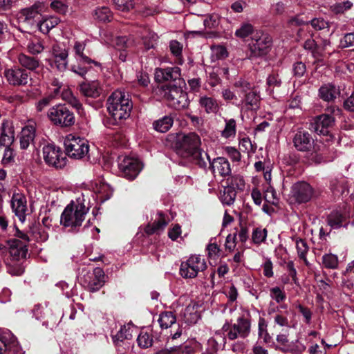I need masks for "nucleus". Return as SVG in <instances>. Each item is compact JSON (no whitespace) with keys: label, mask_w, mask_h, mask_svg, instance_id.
Returning <instances> with one entry per match:
<instances>
[{"label":"nucleus","mask_w":354,"mask_h":354,"mask_svg":"<svg viewBox=\"0 0 354 354\" xmlns=\"http://www.w3.org/2000/svg\"><path fill=\"white\" fill-rule=\"evenodd\" d=\"M137 342L139 346L147 348L151 346L153 339L147 333H141L137 338Z\"/></svg>","instance_id":"4d7b16f0"},{"label":"nucleus","mask_w":354,"mask_h":354,"mask_svg":"<svg viewBox=\"0 0 354 354\" xmlns=\"http://www.w3.org/2000/svg\"><path fill=\"white\" fill-rule=\"evenodd\" d=\"M353 6L352 2L350 1H345L344 2L336 3L330 6L331 10L335 14L344 13L345 11L349 10Z\"/></svg>","instance_id":"6e6d98bb"},{"label":"nucleus","mask_w":354,"mask_h":354,"mask_svg":"<svg viewBox=\"0 0 354 354\" xmlns=\"http://www.w3.org/2000/svg\"><path fill=\"white\" fill-rule=\"evenodd\" d=\"M133 331V326L131 324L123 325L117 334L113 337V342L118 344V342H123L124 339H131Z\"/></svg>","instance_id":"c9c22d12"},{"label":"nucleus","mask_w":354,"mask_h":354,"mask_svg":"<svg viewBox=\"0 0 354 354\" xmlns=\"http://www.w3.org/2000/svg\"><path fill=\"white\" fill-rule=\"evenodd\" d=\"M276 340L282 346L281 350L284 353H301L306 348L304 344L299 342V339L288 344L289 340L286 334L278 335Z\"/></svg>","instance_id":"aec40b11"},{"label":"nucleus","mask_w":354,"mask_h":354,"mask_svg":"<svg viewBox=\"0 0 354 354\" xmlns=\"http://www.w3.org/2000/svg\"><path fill=\"white\" fill-rule=\"evenodd\" d=\"M43 158L46 164L55 168H63L66 158L59 147L54 144H47L43 147Z\"/></svg>","instance_id":"4468645a"},{"label":"nucleus","mask_w":354,"mask_h":354,"mask_svg":"<svg viewBox=\"0 0 354 354\" xmlns=\"http://www.w3.org/2000/svg\"><path fill=\"white\" fill-rule=\"evenodd\" d=\"M158 323L161 328H168L176 323V317L171 312L162 313L158 318Z\"/></svg>","instance_id":"a19ab883"},{"label":"nucleus","mask_w":354,"mask_h":354,"mask_svg":"<svg viewBox=\"0 0 354 354\" xmlns=\"http://www.w3.org/2000/svg\"><path fill=\"white\" fill-rule=\"evenodd\" d=\"M48 117L55 125L61 127H71L75 123L73 113L64 104L51 107L48 111Z\"/></svg>","instance_id":"6e6552de"},{"label":"nucleus","mask_w":354,"mask_h":354,"mask_svg":"<svg viewBox=\"0 0 354 354\" xmlns=\"http://www.w3.org/2000/svg\"><path fill=\"white\" fill-rule=\"evenodd\" d=\"M95 192L101 194L100 198L102 201L109 199L111 195V192L109 191V185L104 183L100 185L99 187H97Z\"/></svg>","instance_id":"e2e57ef3"},{"label":"nucleus","mask_w":354,"mask_h":354,"mask_svg":"<svg viewBox=\"0 0 354 354\" xmlns=\"http://www.w3.org/2000/svg\"><path fill=\"white\" fill-rule=\"evenodd\" d=\"M225 128L221 131V135L223 138H234L236 133V122L234 119H225Z\"/></svg>","instance_id":"58836bf2"},{"label":"nucleus","mask_w":354,"mask_h":354,"mask_svg":"<svg viewBox=\"0 0 354 354\" xmlns=\"http://www.w3.org/2000/svg\"><path fill=\"white\" fill-rule=\"evenodd\" d=\"M3 75L8 83L13 86H26L32 80L30 72L19 66L6 68Z\"/></svg>","instance_id":"9b49d317"},{"label":"nucleus","mask_w":354,"mask_h":354,"mask_svg":"<svg viewBox=\"0 0 354 354\" xmlns=\"http://www.w3.org/2000/svg\"><path fill=\"white\" fill-rule=\"evenodd\" d=\"M339 94V88L330 83L325 84L319 88V97L326 102L334 101Z\"/></svg>","instance_id":"cd10ccee"},{"label":"nucleus","mask_w":354,"mask_h":354,"mask_svg":"<svg viewBox=\"0 0 354 354\" xmlns=\"http://www.w3.org/2000/svg\"><path fill=\"white\" fill-rule=\"evenodd\" d=\"M107 110L115 122L127 119L130 115L132 104L124 91L117 90L107 100Z\"/></svg>","instance_id":"f257e3e1"},{"label":"nucleus","mask_w":354,"mask_h":354,"mask_svg":"<svg viewBox=\"0 0 354 354\" xmlns=\"http://www.w3.org/2000/svg\"><path fill=\"white\" fill-rule=\"evenodd\" d=\"M21 348L16 337L10 331L0 335V354H19Z\"/></svg>","instance_id":"a211bd4d"},{"label":"nucleus","mask_w":354,"mask_h":354,"mask_svg":"<svg viewBox=\"0 0 354 354\" xmlns=\"http://www.w3.org/2000/svg\"><path fill=\"white\" fill-rule=\"evenodd\" d=\"M162 90L163 97L171 107L180 110L188 106L187 94L180 86H165Z\"/></svg>","instance_id":"0eeeda50"},{"label":"nucleus","mask_w":354,"mask_h":354,"mask_svg":"<svg viewBox=\"0 0 354 354\" xmlns=\"http://www.w3.org/2000/svg\"><path fill=\"white\" fill-rule=\"evenodd\" d=\"M68 50L58 46L53 47V59L55 68L59 71H64L68 66Z\"/></svg>","instance_id":"a878e982"},{"label":"nucleus","mask_w":354,"mask_h":354,"mask_svg":"<svg viewBox=\"0 0 354 354\" xmlns=\"http://www.w3.org/2000/svg\"><path fill=\"white\" fill-rule=\"evenodd\" d=\"M267 230L266 228L257 227L252 234V240L254 244L260 245L263 243L267 237Z\"/></svg>","instance_id":"3c124183"},{"label":"nucleus","mask_w":354,"mask_h":354,"mask_svg":"<svg viewBox=\"0 0 354 354\" xmlns=\"http://www.w3.org/2000/svg\"><path fill=\"white\" fill-rule=\"evenodd\" d=\"M133 45V40L127 36L117 37L114 40V46L119 50H124Z\"/></svg>","instance_id":"49530a36"},{"label":"nucleus","mask_w":354,"mask_h":354,"mask_svg":"<svg viewBox=\"0 0 354 354\" xmlns=\"http://www.w3.org/2000/svg\"><path fill=\"white\" fill-rule=\"evenodd\" d=\"M271 298L277 303H281L286 299V294L279 287H273L270 290Z\"/></svg>","instance_id":"13d9d810"},{"label":"nucleus","mask_w":354,"mask_h":354,"mask_svg":"<svg viewBox=\"0 0 354 354\" xmlns=\"http://www.w3.org/2000/svg\"><path fill=\"white\" fill-rule=\"evenodd\" d=\"M236 192L232 187H225L220 194V200L223 205H231L234 203Z\"/></svg>","instance_id":"e433bc0d"},{"label":"nucleus","mask_w":354,"mask_h":354,"mask_svg":"<svg viewBox=\"0 0 354 354\" xmlns=\"http://www.w3.org/2000/svg\"><path fill=\"white\" fill-rule=\"evenodd\" d=\"M27 50L32 55H37L41 53L44 46L42 41L39 39H31L27 44Z\"/></svg>","instance_id":"de8ad7c7"},{"label":"nucleus","mask_w":354,"mask_h":354,"mask_svg":"<svg viewBox=\"0 0 354 354\" xmlns=\"http://www.w3.org/2000/svg\"><path fill=\"white\" fill-rule=\"evenodd\" d=\"M312 27L315 30L328 29L329 24L322 18H315L310 21Z\"/></svg>","instance_id":"bf43d9fd"},{"label":"nucleus","mask_w":354,"mask_h":354,"mask_svg":"<svg viewBox=\"0 0 354 354\" xmlns=\"http://www.w3.org/2000/svg\"><path fill=\"white\" fill-rule=\"evenodd\" d=\"M304 48L306 50H310L313 56L319 59L322 57V53L320 50V47L317 44L316 41L310 38L305 41L304 44Z\"/></svg>","instance_id":"37998d69"},{"label":"nucleus","mask_w":354,"mask_h":354,"mask_svg":"<svg viewBox=\"0 0 354 354\" xmlns=\"http://www.w3.org/2000/svg\"><path fill=\"white\" fill-rule=\"evenodd\" d=\"M64 146L66 153L74 159H82L87 156L89 151L88 141L73 134H69L65 138Z\"/></svg>","instance_id":"39448f33"},{"label":"nucleus","mask_w":354,"mask_h":354,"mask_svg":"<svg viewBox=\"0 0 354 354\" xmlns=\"http://www.w3.org/2000/svg\"><path fill=\"white\" fill-rule=\"evenodd\" d=\"M2 164L4 165H10L15 161V153L10 147H6L2 158Z\"/></svg>","instance_id":"680f3d73"},{"label":"nucleus","mask_w":354,"mask_h":354,"mask_svg":"<svg viewBox=\"0 0 354 354\" xmlns=\"http://www.w3.org/2000/svg\"><path fill=\"white\" fill-rule=\"evenodd\" d=\"M86 64H88L78 62L77 64L71 65V70L75 73L83 77L86 74L88 71V68L85 66Z\"/></svg>","instance_id":"774afa93"},{"label":"nucleus","mask_w":354,"mask_h":354,"mask_svg":"<svg viewBox=\"0 0 354 354\" xmlns=\"http://www.w3.org/2000/svg\"><path fill=\"white\" fill-rule=\"evenodd\" d=\"M292 71L295 76L299 77H302L306 71L305 64L301 62L295 63L293 64Z\"/></svg>","instance_id":"69168bd1"},{"label":"nucleus","mask_w":354,"mask_h":354,"mask_svg":"<svg viewBox=\"0 0 354 354\" xmlns=\"http://www.w3.org/2000/svg\"><path fill=\"white\" fill-rule=\"evenodd\" d=\"M254 31L253 26L249 23H243L241 26L236 30L235 36L244 39L250 35Z\"/></svg>","instance_id":"603ef678"},{"label":"nucleus","mask_w":354,"mask_h":354,"mask_svg":"<svg viewBox=\"0 0 354 354\" xmlns=\"http://www.w3.org/2000/svg\"><path fill=\"white\" fill-rule=\"evenodd\" d=\"M35 136V127L32 124H29L24 127L21 132L20 147L22 149H27L30 144L34 140Z\"/></svg>","instance_id":"7c9ffc66"},{"label":"nucleus","mask_w":354,"mask_h":354,"mask_svg":"<svg viewBox=\"0 0 354 354\" xmlns=\"http://www.w3.org/2000/svg\"><path fill=\"white\" fill-rule=\"evenodd\" d=\"M155 80L162 82L166 81H176L181 80V70L179 67L158 68L155 71Z\"/></svg>","instance_id":"6ab92c4d"},{"label":"nucleus","mask_w":354,"mask_h":354,"mask_svg":"<svg viewBox=\"0 0 354 354\" xmlns=\"http://www.w3.org/2000/svg\"><path fill=\"white\" fill-rule=\"evenodd\" d=\"M315 190L308 183L304 181L295 183L290 191V199L296 203H306L315 196Z\"/></svg>","instance_id":"9d476101"},{"label":"nucleus","mask_w":354,"mask_h":354,"mask_svg":"<svg viewBox=\"0 0 354 354\" xmlns=\"http://www.w3.org/2000/svg\"><path fill=\"white\" fill-rule=\"evenodd\" d=\"M198 104L207 114L216 113L219 109L216 100L207 95L201 96L198 100Z\"/></svg>","instance_id":"2f4dec72"},{"label":"nucleus","mask_w":354,"mask_h":354,"mask_svg":"<svg viewBox=\"0 0 354 354\" xmlns=\"http://www.w3.org/2000/svg\"><path fill=\"white\" fill-rule=\"evenodd\" d=\"M296 248L299 257L304 261L306 265H308V261L306 259V254L309 248L307 243L304 239H297Z\"/></svg>","instance_id":"c03bdc74"},{"label":"nucleus","mask_w":354,"mask_h":354,"mask_svg":"<svg viewBox=\"0 0 354 354\" xmlns=\"http://www.w3.org/2000/svg\"><path fill=\"white\" fill-rule=\"evenodd\" d=\"M207 268V263L201 255H192L180 265V274L183 278H194Z\"/></svg>","instance_id":"1a4fd4ad"},{"label":"nucleus","mask_w":354,"mask_h":354,"mask_svg":"<svg viewBox=\"0 0 354 354\" xmlns=\"http://www.w3.org/2000/svg\"><path fill=\"white\" fill-rule=\"evenodd\" d=\"M223 330L227 332V337L234 340L239 337L245 338L250 332V322L243 317H239L234 324H225Z\"/></svg>","instance_id":"ddd939ff"},{"label":"nucleus","mask_w":354,"mask_h":354,"mask_svg":"<svg viewBox=\"0 0 354 354\" xmlns=\"http://www.w3.org/2000/svg\"><path fill=\"white\" fill-rule=\"evenodd\" d=\"M341 110L337 106H329L325 113L317 116L312 124L313 129L318 134L327 135L329 129L335 124V117L340 115Z\"/></svg>","instance_id":"423d86ee"},{"label":"nucleus","mask_w":354,"mask_h":354,"mask_svg":"<svg viewBox=\"0 0 354 354\" xmlns=\"http://www.w3.org/2000/svg\"><path fill=\"white\" fill-rule=\"evenodd\" d=\"M44 4L41 2H35L28 8L21 9L19 12V18L23 21L31 24L34 19L44 11Z\"/></svg>","instance_id":"b1692460"},{"label":"nucleus","mask_w":354,"mask_h":354,"mask_svg":"<svg viewBox=\"0 0 354 354\" xmlns=\"http://www.w3.org/2000/svg\"><path fill=\"white\" fill-rule=\"evenodd\" d=\"M27 253V245L21 241L14 239L9 241L10 255L5 261L8 273L16 276L24 273V268L20 261L26 258Z\"/></svg>","instance_id":"f03ea898"},{"label":"nucleus","mask_w":354,"mask_h":354,"mask_svg":"<svg viewBox=\"0 0 354 354\" xmlns=\"http://www.w3.org/2000/svg\"><path fill=\"white\" fill-rule=\"evenodd\" d=\"M81 284L88 291H98L105 283V274L100 268L91 270L86 268H82L80 274Z\"/></svg>","instance_id":"20e7f679"},{"label":"nucleus","mask_w":354,"mask_h":354,"mask_svg":"<svg viewBox=\"0 0 354 354\" xmlns=\"http://www.w3.org/2000/svg\"><path fill=\"white\" fill-rule=\"evenodd\" d=\"M116 8L122 11H127L133 7V0H113Z\"/></svg>","instance_id":"052dcab7"},{"label":"nucleus","mask_w":354,"mask_h":354,"mask_svg":"<svg viewBox=\"0 0 354 354\" xmlns=\"http://www.w3.org/2000/svg\"><path fill=\"white\" fill-rule=\"evenodd\" d=\"M174 120L171 116L166 115L153 122L154 129L159 132H167L173 125Z\"/></svg>","instance_id":"ea45409f"},{"label":"nucleus","mask_w":354,"mask_h":354,"mask_svg":"<svg viewBox=\"0 0 354 354\" xmlns=\"http://www.w3.org/2000/svg\"><path fill=\"white\" fill-rule=\"evenodd\" d=\"M15 139L14 129L11 124L8 121H4L1 126V133L0 135V147H10Z\"/></svg>","instance_id":"c756f323"},{"label":"nucleus","mask_w":354,"mask_h":354,"mask_svg":"<svg viewBox=\"0 0 354 354\" xmlns=\"http://www.w3.org/2000/svg\"><path fill=\"white\" fill-rule=\"evenodd\" d=\"M169 49L171 53L178 59V64H182L183 59L181 55L183 50V44L176 40H172L169 43Z\"/></svg>","instance_id":"864d4df0"},{"label":"nucleus","mask_w":354,"mask_h":354,"mask_svg":"<svg viewBox=\"0 0 354 354\" xmlns=\"http://www.w3.org/2000/svg\"><path fill=\"white\" fill-rule=\"evenodd\" d=\"M81 93L88 97L97 98L103 91L102 84L98 80L86 81L80 85Z\"/></svg>","instance_id":"5701e85b"},{"label":"nucleus","mask_w":354,"mask_h":354,"mask_svg":"<svg viewBox=\"0 0 354 354\" xmlns=\"http://www.w3.org/2000/svg\"><path fill=\"white\" fill-rule=\"evenodd\" d=\"M272 39L269 35L262 32H257L253 36L249 44L250 57H261L266 55L271 47Z\"/></svg>","instance_id":"f8f14e48"},{"label":"nucleus","mask_w":354,"mask_h":354,"mask_svg":"<svg viewBox=\"0 0 354 354\" xmlns=\"http://www.w3.org/2000/svg\"><path fill=\"white\" fill-rule=\"evenodd\" d=\"M313 142L314 140L311 135L306 131H298L293 138L294 146L301 151H310L313 147Z\"/></svg>","instance_id":"4be33fe9"},{"label":"nucleus","mask_w":354,"mask_h":354,"mask_svg":"<svg viewBox=\"0 0 354 354\" xmlns=\"http://www.w3.org/2000/svg\"><path fill=\"white\" fill-rule=\"evenodd\" d=\"M118 167L122 175L129 180L134 179L142 169L141 163L138 159L127 156L120 158Z\"/></svg>","instance_id":"2eb2a0df"},{"label":"nucleus","mask_w":354,"mask_h":354,"mask_svg":"<svg viewBox=\"0 0 354 354\" xmlns=\"http://www.w3.org/2000/svg\"><path fill=\"white\" fill-rule=\"evenodd\" d=\"M189 156L192 158V160L196 165H198L201 168H206L207 164L209 163L210 165L212 162L207 153L201 150L200 148Z\"/></svg>","instance_id":"f704fd0d"},{"label":"nucleus","mask_w":354,"mask_h":354,"mask_svg":"<svg viewBox=\"0 0 354 354\" xmlns=\"http://www.w3.org/2000/svg\"><path fill=\"white\" fill-rule=\"evenodd\" d=\"M322 263L326 268L336 269L339 264L338 257L333 254H326L322 257Z\"/></svg>","instance_id":"09e8293b"},{"label":"nucleus","mask_w":354,"mask_h":354,"mask_svg":"<svg viewBox=\"0 0 354 354\" xmlns=\"http://www.w3.org/2000/svg\"><path fill=\"white\" fill-rule=\"evenodd\" d=\"M261 97L259 92L255 89H252L248 92L244 98L241 100V103L244 107L248 110L257 111L260 106Z\"/></svg>","instance_id":"c85d7f7f"},{"label":"nucleus","mask_w":354,"mask_h":354,"mask_svg":"<svg viewBox=\"0 0 354 354\" xmlns=\"http://www.w3.org/2000/svg\"><path fill=\"white\" fill-rule=\"evenodd\" d=\"M11 207L19 221L24 223L26 220V198L20 193H15L11 199Z\"/></svg>","instance_id":"412c9836"},{"label":"nucleus","mask_w":354,"mask_h":354,"mask_svg":"<svg viewBox=\"0 0 354 354\" xmlns=\"http://www.w3.org/2000/svg\"><path fill=\"white\" fill-rule=\"evenodd\" d=\"M51 85L54 87L53 93L55 96L60 94L62 99L70 104L73 107L77 109L82 108V104L76 97L74 96L68 86L64 85L57 79H54L52 81Z\"/></svg>","instance_id":"dca6fc26"},{"label":"nucleus","mask_w":354,"mask_h":354,"mask_svg":"<svg viewBox=\"0 0 354 354\" xmlns=\"http://www.w3.org/2000/svg\"><path fill=\"white\" fill-rule=\"evenodd\" d=\"M194 348L190 344L185 343L184 344L174 346L168 350L169 354H190L193 352Z\"/></svg>","instance_id":"5fc2aeb1"},{"label":"nucleus","mask_w":354,"mask_h":354,"mask_svg":"<svg viewBox=\"0 0 354 354\" xmlns=\"http://www.w3.org/2000/svg\"><path fill=\"white\" fill-rule=\"evenodd\" d=\"M201 138L196 133H189L178 138L177 145L180 150L189 156L200 148Z\"/></svg>","instance_id":"f3484780"},{"label":"nucleus","mask_w":354,"mask_h":354,"mask_svg":"<svg viewBox=\"0 0 354 354\" xmlns=\"http://www.w3.org/2000/svg\"><path fill=\"white\" fill-rule=\"evenodd\" d=\"M85 48V41H76L75 42L73 46V51L75 53V57L77 62L80 63H88V64H93L95 66L100 67V63L91 59L84 53Z\"/></svg>","instance_id":"bb28decb"},{"label":"nucleus","mask_w":354,"mask_h":354,"mask_svg":"<svg viewBox=\"0 0 354 354\" xmlns=\"http://www.w3.org/2000/svg\"><path fill=\"white\" fill-rule=\"evenodd\" d=\"M167 225V222L165 220L164 214L160 212L158 214V217L155 219L153 223L147 225L145 231L149 235L158 233L163 230Z\"/></svg>","instance_id":"473e14b6"},{"label":"nucleus","mask_w":354,"mask_h":354,"mask_svg":"<svg viewBox=\"0 0 354 354\" xmlns=\"http://www.w3.org/2000/svg\"><path fill=\"white\" fill-rule=\"evenodd\" d=\"M158 40V35L151 31L146 30V35L142 36L143 45L147 50L155 47Z\"/></svg>","instance_id":"a18cd8bd"},{"label":"nucleus","mask_w":354,"mask_h":354,"mask_svg":"<svg viewBox=\"0 0 354 354\" xmlns=\"http://www.w3.org/2000/svg\"><path fill=\"white\" fill-rule=\"evenodd\" d=\"M344 216L338 212H333L328 216V225L335 229L339 228L342 225Z\"/></svg>","instance_id":"8fccbe9b"},{"label":"nucleus","mask_w":354,"mask_h":354,"mask_svg":"<svg viewBox=\"0 0 354 354\" xmlns=\"http://www.w3.org/2000/svg\"><path fill=\"white\" fill-rule=\"evenodd\" d=\"M59 21V19L57 17L51 16L46 17L38 23L39 29L41 32L47 34L52 28L55 27Z\"/></svg>","instance_id":"4c0bfd02"},{"label":"nucleus","mask_w":354,"mask_h":354,"mask_svg":"<svg viewBox=\"0 0 354 354\" xmlns=\"http://www.w3.org/2000/svg\"><path fill=\"white\" fill-rule=\"evenodd\" d=\"M297 308L299 310V312L303 315L304 318V322L308 324H310L311 322L313 315L311 310L308 308L305 307L301 304H298L297 306Z\"/></svg>","instance_id":"338daca9"},{"label":"nucleus","mask_w":354,"mask_h":354,"mask_svg":"<svg viewBox=\"0 0 354 354\" xmlns=\"http://www.w3.org/2000/svg\"><path fill=\"white\" fill-rule=\"evenodd\" d=\"M17 59L21 68L23 67L30 71H35L39 66V60L37 58L30 57L24 53L19 54Z\"/></svg>","instance_id":"72a5a7b5"},{"label":"nucleus","mask_w":354,"mask_h":354,"mask_svg":"<svg viewBox=\"0 0 354 354\" xmlns=\"http://www.w3.org/2000/svg\"><path fill=\"white\" fill-rule=\"evenodd\" d=\"M84 200L78 198L72 201L64 209L60 222L66 227H71L72 230L82 225L88 213V208L84 204Z\"/></svg>","instance_id":"7ed1b4c3"},{"label":"nucleus","mask_w":354,"mask_h":354,"mask_svg":"<svg viewBox=\"0 0 354 354\" xmlns=\"http://www.w3.org/2000/svg\"><path fill=\"white\" fill-rule=\"evenodd\" d=\"M225 152L232 161L239 162L241 160V153L235 147H226Z\"/></svg>","instance_id":"0e129e2a"},{"label":"nucleus","mask_w":354,"mask_h":354,"mask_svg":"<svg viewBox=\"0 0 354 354\" xmlns=\"http://www.w3.org/2000/svg\"><path fill=\"white\" fill-rule=\"evenodd\" d=\"M210 169L216 176H227L231 174V167L229 161L224 157L214 158L210 163Z\"/></svg>","instance_id":"393cba45"},{"label":"nucleus","mask_w":354,"mask_h":354,"mask_svg":"<svg viewBox=\"0 0 354 354\" xmlns=\"http://www.w3.org/2000/svg\"><path fill=\"white\" fill-rule=\"evenodd\" d=\"M93 17L100 21H110L112 13L108 7H99L94 10Z\"/></svg>","instance_id":"79ce46f5"}]
</instances>
